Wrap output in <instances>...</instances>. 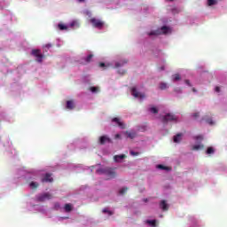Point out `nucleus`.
Masks as SVG:
<instances>
[{
  "label": "nucleus",
  "mask_w": 227,
  "mask_h": 227,
  "mask_svg": "<svg viewBox=\"0 0 227 227\" xmlns=\"http://www.w3.org/2000/svg\"><path fill=\"white\" fill-rule=\"evenodd\" d=\"M96 173L98 175H106L108 178H114L116 176V171L112 168H98L96 170Z\"/></svg>",
  "instance_id": "f257e3e1"
},
{
  "label": "nucleus",
  "mask_w": 227,
  "mask_h": 227,
  "mask_svg": "<svg viewBox=\"0 0 227 227\" xmlns=\"http://www.w3.org/2000/svg\"><path fill=\"white\" fill-rule=\"evenodd\" d=\"M31 54L36 59L37 63H42V61H43V58H45L40 50H32Z\"/></svg>",
  "instance_id": "f03ea898"
},
{
  "label": "nucleus",
  "mask_w": 227,
  "mask_h": 227,
  "mask_svg": "<svg viewBox=\"0 0 227 227\" xmlns=\"http://www.w3.org/2000/svg\"><path fill=\"white\" fill-rule=\"evenodd\" d=\"M90 22L92 24L93 27H96L97 29H102V27H104V21L97 18L90 19Z\"/></svg>",
  "instance_id": "7ed1b4c3"
},
{
  "label": "nucleus",
  "mask_w": 227,
  "mask_h": 227,
  "mask_svg": "<svg viewBox=\"0 0 227 227\" xmlns=\"http://www.w3.org/2000/svg\"><path fill=\"white\" fill-rule=\"evenodd\" d=\"M168 121H178V117L173 114H167L165 116H163L162 122L168 123Z\"/></svg>",
  "instance_id": "20e7f679"
},
{
  "label": "nucleus",
  "mask_w": 227,
  "mask_h": 227,
  "mask_svg": "<svg viewBox=\"0 0 227 227\" xmlns=\"http://www.w3.org/2000/svg\"><path fill=\"white\" fill-rule=\"evenodd\" d=\"M47 200H52V194L49 192L39 194L36 197V200L40 202L47 201Z\"/></svg>",
  "instance_id": "39448f33"
},
{
  "label": "nucleus",
  "mask_w": 227,
  "mask_h": 227,
  "mask_svg": "<svg viewBox=\"0 0 227 227\" xmlns=\"http://www.w3.org/2000/svg\"><path fill=\"white\" fill-rule=\"evenodd\" d=\"M112 122L115 123L116 125H118L120 127V129H126L127 126L125 125V123H123V121H121V119L115 117L112 119Z\"/></svg>",
  "instance_id": "423d86ee"
},
{
  "label": "nucleus",
  "mask_w": 227,
  "mask_h": 227,
  "mask_svg": "<svg viewBox=\"0 0 227 227\" xmlns=\"http://www.w3.org/2000/svg\"><path fill=\"white\" fill-rule=\"evenodd\" d=\"M131 94L136 98H145V93H140L136 88L131 89Z\"/></svg>",
  "instance_id": "0eeeda50"
},
{
  "label": "nucleus",
  "mask_w": 227,
  "mask_h": 227,
  "mask_svg": "<svg viewBox=\"0 0 227 227\" xmlns=\"http://www.w3.org/2000/svg\"><path fill=\"white\" fill-rule=\"evenodd\" d=\"M106 143H111V138H109L107 136H101L99 137V145H104Z\"/></svg>",
  "instance_id": "6e6552de"
},
{
  "label": "nucleus",
  "mask_w": 227,
  "mask_h": 227,
  "mask_svg": "<svg viewBox=\"0 0 227 227\" xmlns=\"http://www.w3.org/2000/svg\"><path fill=\"white\" fill-rule=\"evenodd\" d=\"M123 159H127V155L120 154V155L114 156V162H121V160H123Z\"/></svg>",
  "instance_id": "1a4fd4ad"
},
{
  "label": "nucleus",
  "mask_w": 227,
  "mask_h": 227,
  "mask_svg": "<svg viewBox=\"0 0 227 227\" xmlns=\"http://www.w3.org/2000/svg\"><path fill=\"white\" fill-rule=\"evenodd\" d=\"M160 207L164 211L169 210V206H168V203H166V200L160 201Z\"/></svg>",
  "instance_id": "9d476101"
},
{
  "label": "nucleus",
  "mask_w": 227,
  "mask_h": 227,
  "mask_svg": "<svg viewBox=\"0 0 227 227\" xmlns=\"http://www.w3.org/2000/svg\"><path fill=\"white\" fill-rule=\"evenodd\" d=\"M51 176H52V175L46 174L44 178L43 179V182H53L54 179Z\"/></svg>",
  "instance_id": "9b49d317"
},
{
  "label": "nucleus",
  "mask_w": 227,
  "mask_h": 227,
  "mask_svg": "<svg viewBox=\"0 0 227 227\" xmlns=\"http://www.w3.org/2000/svg\"><path fill=\"white\" fill-rule=\"evenodd\" d=\"M123 65H127V60H121L115 63V68H120V67H123Z\"/></svg>",
  "instance_id": "f8f14e48"
},
{
  "label": "nucleus",
  "mask_w": 227,
  "mask_h": 227,
  "mask_svg": "<svg viewBox=\"0 0 227 227\" xmlns=\"http://www.w3.org/2000/svg\"><path fill=\"white\" fill-rule=\"evenodd\" d=\"M75 107V105L74 104V101L68 100L67 102V109H74Z\"/></svg>",
  "instance_id": "ddd939ff"
},
{
  "label": "nucleus",
  "mask_w": 227,
  "mask_h": 227,
  "mask_svg": "<svg viewBox=\"0 0 227 227\" xmlns=\"http://www.w3.org/2000/svg\"><path fill=\"white\" fill-rule=\"evenodd\" d=\"M182 141V133H178L174 137V143H180Z\"/></svg>",
  "instance_id": "4468645a"
},
{
  "label": "nucleus",
  "mask_w": 227,
  "mask_h": 227,
  "mask_svg": "<svg viewBox=\"0 0 227 227\" xmlns=\"http://www.w3.org/2000/svg\"><path fill=\"white\" fill-rule=\"evenodd\" d=\"M127 135L129 139H134L137 136L135 131L127 132Z\"/></svg>",
  "instance_id": "2eb2a0df"
},
{
  "label": "nucleus",
  "mask_w": 227,
  "mask_h": 227,
  "mask_svg": "<svg viewBox=\"0 0 227 227\" xmlns=\"http://www.w3.org/2000/svg\"><path fill=\"white\" fill-rule=\"evenodd\" d=\"M147 224H150L152 227H157V221L156 220H147Z\"/></svg>",
  "instance_id": "dca6fc26"
},
{
  "label": "nucleus",
  "mask_w": 227,
  "mask_h": 227,
  "mask_svg": "<svg viewBox=\"0 0 227 227\" xmlns=\"http://www.w3.org/2000/svg\"><path fill=\"white\" fill-rule=\"evenodd\" d=\"M91 59H93V54H90L88 57L84 59L85 63H91Z\"/></svg>",
  "instance_id": "f3484780"
},
{
  "label": "nucleus",
  "mask_w": 227,
  "mask_h": 227,
  "mask_svg": "<svg viewBox=\"0 0 227 227\" xmlns=\"http://www.w3.org/2000/svg\"><path fill=\"white\" fill-rule=\"evenodd\" d=\"M215 152V150L214 149V147H207L206 153L207 155H210V154L214 153Z\"/></svg>",
  "instance_id": "a211bd4d"
},
{
  "label": "nucleus",
  "mask_w": 227,
  "mask_h": 227,
  "mask_svg": "<svg viewBox=\"0 0 227 227\" xmlns=\"http://www.w3.org/2000/svg\"><path fill=\"white\" fill-rule=\"evenodd\" d=\"M64 208L66 212H72V204H66Z\"/></svg>",
  "instance_id": "6ab92c4d"
},
{
  "label": "nucleus",
  "mask_w": 227,
  "mask_h": 227,
  "mask_svg": "<svg viewBox=\"0 0 227 227\" xmlns=\"http://www.w3.org/2000/svg\"><path fill=\"white\" fill-rule=\"evenodd\" d=\"M90 91H91V93H98L100 90L98 89V87H90Z\"/></svg>",
  "instance_id": "aec40b11"
},
{
  "label": "nucleus",
  "mask_w": 227,
  "mask_h": 227,
  "mask_svg": "<svg viewBox=\"0 0 227 227\" xmlns=\"http://www.w3.org/2000/svg\"><path fill=\"white\" fill-rule=\"evenodd\" d=\"M203 148H205L203 145H193L192 150H203Z\"/></svg>",
  "instance_id": "412c9836"
},
{
  "label": "nucleus",
  "mask_w": 227,
  "mask_h": 227,
  "mask_svg": "<svg viewBox=\"0 0 227 227\" xmlns=\"http://www.w3.org/2000/svg\"><path fill=\"white\" fill-rule=\"evenodd\" d=\"M158 169H164L166 171H169L171 169L169 167H166L164 165H157Z\"/></svg>",
  "instance_id": "4be33fe9"
},
{
  "label": "nucleus",
  "mask_w": 227,
  "mask_h": 227,
  "mask_svg": "<svg viewBox=\"0 0 227 227\" xmlns=\"http://www.w3.org/2000/svg\"><path fill=\"white\" fill-rule=\"evenodd\" d=\"M58 27H59V29H60V31H65L66 29H68V27H67L66 25H63V24H59Z\"/></svg>",
  "instance_id": "5701e85b"
},
{
  "label": "nucleus",
  "mask_w": 227,
  "mask_h": 227,
  "mask_svg": "<svg viewBox=\"0 0 227 227\" xmlns=\"http://www.w3.org/2000/svg\"><path fill=\"white\" fill-rule=\"evenodd\" d=\"M159 88H160V90H167L168 89V83L161 82V83H160Z\"/></svg>",
  "instance_id": "b1692460"
},
{
  "label": "nucleus",
  "mask_w": 227,
  "mask_h": 227,
  "mask_svg": "<svg viewBox=\"0 0 227 227\" xmlns=\"http://www.w3.org/2000/svg\"><path fill=\"white\" fill-rule=\"evenodd\" d=\"M149 111L150 113H153V114H157V113H159V110L155 106L151 107Z\"/></svg>",
  "instance_id": "393cba45"
},
{
  "label": "nucleus",
  "mask_w": 227,
  "mask_h": 227,
  "mask_svg": "<svg viewBox=\"0 0 227 227\" xmlns=\"http://www.w3.org/2000/svg\"><path fill=\"white\" fill-rule=\"evenodd\" d=\"M38 183L36 182H31L29 186L31 187V189H37L38 188Z\"/></svg>",
  "instance_id": "a878e982"
},
{
  "label": "nucleus",
  "mask_w": 227,
  "mask_h": 227,
  "mask_svg": "<svg viewBox=\"0 0 227 227\" xmlns=\"http://www.w3.org/2000/svg\"><path fill=\"white\" fill-rule=\"evenodd\" d=\"M214 4H217V0H207L208 6H214Z\"/></svg>",
  "instance_id": "bb28decb"
},
{
  "label": "nucleus",
  "mask_w": 227,
  "mask_h": 227,
  "mask_svg": "<svg viewBox=\"0 0 227 227\" xmlns=\"http://www.w3.org/2000/svg\"><path fill=\"white\" fill-rule=\"evenodd\" d=\"M160 29H161L163 35H166L168 33V31H169V27H168L166 26L161 27Z\"/></svg>",
  "instance_id": "cd10ccee"
},
{
  "label": "nucleus",
  "mask_w": 227,
  "mask_h": 227,
  "mask_svg": "<svg viewBox=\"0 0 227 227\" xmlns=\"http://www.w3.org/2000/svg\"><path fill=\"white\" fill-rule=\"evenodd\" d=\"M129 191L128 187H123L119 191L120 194H125V192H127Z\"/></svg>",
  "instance_id": "c85d7f7f"
},
{
  "label": "nucleus",
  "mask_w": 227,
  "mask_h": 227,
  "mask_svg": "<svg viewBox=\"0 0 227 227\" xmlns=\"http://www.w3.org/2000/svg\"><path fill=\"white\" fill-rule=\"evenodd\" d=\"M51 47H52L51 43H47L43 46V49L45 51V52H47V51H49L51 49Z\"/></svg>",
  "instance_id": "c756f323"
},
{
  "label": "nucleus",
  "mask_w": 227,
  "mask_h": 227,
  "mask_svg": "<svg viewBox=\"0 0 227 227\" xmlns=\"http://www.w3.org/2000/svg\"><path fill=\"white\" fill-rule=\"evenodd\" d=\"M202 120H206L208 125H214V121H212V119H207L206 117H203Z\"/></svg>",
  "instance_id": "7c9ffc66"
},
{
  "label": "nucleus",
  "mask_w": 227,
  "mask_h": 227,
  "mask_svg": "<svg viewBox=\"0 0 227 227\" xmlns=\"http://www.w3.org/2000/svg\"><path fill=\"white\" fill-rule=\"evenodd\" d=\"M70 26L71 27H79V22L74 20L70 24Z\"/></svg>",
  "instance_id": "2f4dec72"
},
{
  "label": "nucleus",
  "mask_w": 227,
  "mask_h": 227,
  "mask_svg": "<svg viewBox=\"0 0 227 227\" xmlns=\"http://www.w3.org/2000/svg\"><path fill=\"white\" fill-rule=\"evenodd\" d=\"M103 214H108V215H113V211H109L107 208L103 209Z\"/></svg>",
  "instance_id": "473e14b6"
},
{
  "label": "nucleus",
  "mask_w": 227,
  "mask_h": 227,
  "mask_svg": "<svg viewBox=\"0 0 227 227\" xmlns=\"http://www.w3.org/2000/svg\"><path fill=\"white\" fill-rule=\"evenodd\" d=\"M129 153H130V155H132L133 157H136V156H137V155H140L141 153L130 151Z\"/></svg>",
  "instance_id": "72a5a7b5"
},
{
  "label": "nucleus",
  "mask_w": 227,
  "mask_h": 227,
  "mask_svg": "<svg viewBox=\"0 0 227 227\" xmlns=\"http://www.w3.org/2000/svg\"><path fill=\"white\" fill-rule=\"evenodd\" d=\"M173 81H180V74H174Z\"/></svg>",
  "instance_id": "f704fd0d"
},
{
  "label": "nucleus",
  "mask_w": 227,
  "mask_h": 227,
  "mask_svg": "<svg viewBox=\"0 0 227 227\" xmlns=\"http://www.w3.org/2000/svg\"><path fill=\"white\" fill-rule=\"evenodd\" d=\"M195 139H196V141H203V136L199 135V136L195 137Z\"/></svg>",
  "instance_id": "c9c22d12"
},
{
  "label": "nucleus",
  "mask_w": 227,
  "mask_h": 227,
  "mask_svg": "<svg viewBox=\"0 0 227 227\" xmlns=\"http://www.w3.org/2000/svg\"><path fill=\"white\" fill-rule=\"evenodd\" d=\"M192 117L194 118V120L200 118V113H195L192 114Z\"/></svg>",
  "instance_id": "e433bc0d"
},
{
  "label": "nucleus",
  "mask_w": 227,
  "mask_h": 227,
  "mask_svg": "<svg viewBox=\"0 0 227 227\" xmlns=\"http://www.w3.org/2000/svg\"><path fill=\"white\" fill-rule=\"evenodd\" d=\"M99 67L100 68H106V63L104 62L99 63Z\"/></svg>",
  "instance_id": "4c0bfd02"
},
{
  "label": "nucleus",
  "mask_w": 227,
  "mask_h": 227,
  "mask_svg": "<svg viewBox=\"0 0 227 227\" xmlns=\"http://www.w3.org/2000/svg\"><path fill=\"white\" fill-rule=\"evenodd\" d=\"M215 91H216V93H219L221 91V88L219 86L215 87Z\"/></svg>",
  "instance_id": "58836bf2"
},
{
  "label": "nucleus",
  "mask_w": 227,
  "mask_h": 227,
  "mask_svg": "<svg viewBox=\"0 0 227 227\" xmlns=\"http://www.w3.org/2000/svg\"><path fill=\"white\" fill-rule=\"evenodd\" d=\"M184 82L187 84V86H191V82L189 80H185Z\"/></svg>",
  "instance_id": "ea45409f"
},
{
  "label": "nucleus",
  "mask_w": 227,
  "mask_h": 227,
  "mask_svg": "<svg viewBox=\"0 0 227 227\" xmlns=\"http://www.w3.org/2000/svg\"><path fill=\"white\" fill-rule=\"evenodd\" d=\"M149 35H159L157 32H151Z\"/></svg>",
  "instance_id": "a19ab883"
},
{
  "label": "nucleus",
  "mask_w": 227,
  "mask_h": 227,
  "mask_svg": "<svg viewBox=\"0 0 227 227\" xmlns=\"http://www.w3.org/2000/svg\"><path fill=\"white\" fill-rule=\"evenodd\" d=\"M78 3H85L86 0H77Z\"/></svg>",
  "instance_id": "79ce46f5"
},
{
  "label": "nucleus",
  "mask_w": 227,
  "mask_h": 227,
  "mask_svg": "<svg viewBox=\"0 0 227 227\" xmlns=\"http://www.w3.org/2000/svg\"><path fill=\"white\" fill-rule=\"evenodd\" d=\"M118 137H120V134L115 135V138L118 139Z\"/></svg>",
  "instance_id": "37998d69"
},
{
  "label": "nucleus",
  "mask_w": 227,
  "mask_h": 227,
  "mask_svg": "<svg viewBox=\"0 0 227 227\" xmlns=\"http://www.w3.org/2000/svg\"><path fill=\"white\" fill-rule=\"evenodd\" d=\"M159 70H160V71L164 70V67H160Z\"/></svg>",
  "instance_id": "c03bdc74"
},
{
  "label": "nucleus",
  "mask_w": 227,
  "mask_h": 227,
  "mask_svg": "<svg viewBox=\"0 0 227 227\" xmlns=\"http://www.w3.org/2000/svg\"><path fill=\"white\" fill-rule=\"evenodd\" d=\"M192 91L196 92V89L193 88V89H192Z\"/></svg>",
  "instance_id": "a18cd8bd"
},
{
  "label": "nucleus",
  "mask_w": 227,
  "mask_h": 227,
  "mask_svg": "<svg viewBox=\"0 0 227 227\" xmlns=\"http://www.w3.org/2000/svg\"><path fill=\"white\" fill-rule=\"evenodd\" d=\"M168 1H170L172 3V1H175V0H168Z\"/></svg>",
  "instance_id": "49530a36"
},
{
  "label": "nucleus",
  "mask_w": 227,
  "mask_h": 227,
  "mask_svg": "<svg viewBox=\"0 0 227 227\" xmlns=\"http://www.w3.org/2000/svg\"><path fill=\"white\" fill-rule=\"evenodd\" d=\"M82 65H85L86 63H84V62H82Z\"/></svg>",
  "instance_id": "de8ad7c7"
}]
</instances>
